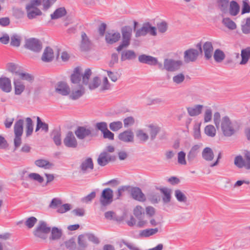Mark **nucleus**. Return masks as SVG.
<instances>
[{"mask_svg": "<svg viewBox=\"0 0 250 250\" xmlns=\"http://www.w3.org/2000/svg\"><path fill=\"white\" fill-rule=\"evenodd\" d=\"M245 23L241 25V30L245 34L250 33V17L245 19Z\"/></svg>", "mask_w": 250, "mask_h": 250, "instance_id": "51", "label": "nucleus"}, {"mask_svg": "<svg viewBox=\"0 0 250 250\" xmlns=\"http://www.w3.org/2000/svg\"><path fill=\"white\" fill-rule=\"evenodd\" d=\"M26 10L27 12V18L32 20L38 16L42 15V12L37 7H31L29 6H26Z\"/></svg>", "mask_w": 250, "mask_h": 250, "instance_id": "24", "label": "nucleus"}, {"mask_svg": "<svg viewBox=\"0 0 250 250\" xmlns=\"http://www.w3.org/2000/svg\"><path fill=\"white\" fill-rule=\"evenodd\" d=\"M94 168L93 160L91 158H87L82 162L80 169L83 173H86L89 171V170H92Z\"/></svg>", "mask_w": 250, "mask_h": 250, "instance_id": "13", "label": "nucleus"}, {"mask_svg": "<svg viewBox=\"0 0 250 250\" xmlns=\"http://www.w3.org/2000/svg\"><path fill=\"white\" fill-rule=\"evenodd\" d=\"M203 49L206 60H209L210 59L213 51V47L211 42H205L203 45Z\"/></svg>", "mask_w": 250, "mask_h": 250, "instance_id": "20", "label": "nucleus"}, {"mask_svg": "<svg viewBox=\"0 0 250 250\" xmlns=\"http://www.w3.org/2000/svg\"><path fill=\"white\" fill-rule=\"evenodd\" d=\"M96 196V192L95 191L91 192L87 196L83 197L81 199V201L83 203H88L90 202Z\"/></svg>", "mask_w": 250, "mask_h": 250, "instance_id": "60", "label": "nucleus"}, {"mask_svg": "<svg viewBox=\"0 0 250 250\" xmlns=\"http://www.w3.org/2000/svg\"><path fill=\"white\" fill-rule=\"evenodd\" d=\"M222 22L223 25L229 30H233L237 28L236 24L229 18H224Z\"/></svg>", "mask_w": 250, "mask_h": 250, "instance_id": "37", "label": "nucleus"}, {"mask_svg": "<svg viewBox=\"0 0 250 250\" xmlns=\"http://www.w3.org/2000/svg\"><path fill=\"white\" fill-rule=\"evenodd\" d=\"M116 159L115 156L110 155L107 151H103L100 154L97 159V163L100 166L104 167L110 162L115 161Z\"/></svg>", "mask_w": 250, "mask_h": 250, "instance_id": "9", "label": "nucleus"}, {"mask_svg": "<svg viewBox=\"0 0 250 250\" xmlns=\"http://www.w3.org/2000/svg\"><path fill=\"white\" fill-rule=\"evenodd\" d=\"M250 12V5L248 0L243 1V6L241 10V14L249 13Z\"/></svg>", "mask_w": 250, "mask_h": 250, "instance_id": "62", "label": "nucleus"}, {"mask_svg": "<svg viewBox=\"0 0 250 250\" xmlns=\"http://www.w3.org/2000/svg\"><path fill=\"white\" fill-rule=\"evenodd\" d=\"M113 191L110 188L104 189L100 197L102 208L110 205L113 201Z\"/></svg>", "mask_w": 250, "mask_h": 250, "instance_id": "5", "label": "nucleus"}, {"mask_svg": "<svg viewBox=\"0 0 250 250\" xmlns=\"http://www.w3.org/2000/svg\"><path fill=\"white\" fill-rule=\"evenodd\" d=\"M82 79V69L80 67H76L71 75V81L74 84L80 83Z\"/></svg>", "mask_w": 250, "mask_h": 250, "instance_id": "25", "label": "nucleus"}, {"mask_svg": "<svg viewBox=\"0 0 250 250\" xmlns=\"http://www.w3.org/2000/svg\"><path fill=\"white\" fill-rule=\"evenodd\" d=\"M136 137L142 143L146 142L148 139V135L143 130H138L136 132Z\"/></svg>", "mask_w": 250, "mask_h": 250, "instance_id": "52", "label": "nucleus"}, {"mask_svg": "<svg viewBox=\"0 0 250 250\" xmlns=\"http://www.w3.org/2000/svg\"><path fill=\"white\" fill-rule=\"evenodd\" d=\"M228 11L230 15L236 16L239 13L240 6L236 1L232 0L229 2Z\"/></svg>", "mask_w": 250, "mask_h": 250, "instance_id": "29", "label": "nucleus"}, {"mask_svg": "<svg viewBox=\"0 0 250 250\" xmlns=\"http://www.w3.org/2000/svg\"><path fill=\"white\" fill-rule=\"evenodd\" d=\"M221 127L223 134L227 137H230L236 131V125L231 122L228 116L223 117L221 120Z\"/></svg>", "mask_w": 250, "mask_h": 250, "instance_id": "2", "label": "nucleus"}, {"mask_svg": "<svg viewBox=\"0 0 250 250\" xmlns=\"http://www.w3.org/2000/svg\"><path fill=\"white\" fill-rule=\"evenodd\" d=\"M19 78L23 81H27L29 83H32L34 80V77L33 75L23 72H20L18 75Z\"/></svg>", "mask_w": 250, "mask_h": 250, "instance_id": "41", "label": "nucleus"}, {"mask_svg": "<svg viewBox=\"0 0 250 250\" xmlns=\"http://www.w3.org/2000/svg\"><path fill=\"white\" fill-rule=\"evenodd\" d=\"M148 127L150 129L149 134L150 135V138L151 140H153L156 137L157 134L160 131V128L153 125H150L148 126Z\"/></svg>", "mask_w": 250, "mask_h": 250, "instance_id": "47", "label": "nucleus"}, {"mask_svg": "<svg viewBox=\"0 0 250 250\" xmlns=\"http://www.w3.org/2000/svg\"><path fill=\"white\" fill-rule=\"evenodd\" d=\"M178 163L181 165H186L187 162L186 160V153L181 151L178 153L177 155Z\"/></svg>", "mask_w": 250, "mask_h": 250, "instance_id": "54", "label": "nucleus"}, {"mask_svg": "<svg viewBox=\"0 0 250 250\" xmlns=\"http://www.w3.org/2000/svg\"><path fill=\"white\" fill-rule=\"evenodd\" d=\"M123 126V124L121 121L113 122L109 124V128L113 131H117Z\"/></svg>", "mask_w": 250, "mask_h": 250, "instance_id": "55", "label": "nucleus"}, {"mask_svg": "<svg viewBox=\"0 0 250 250\" xmlns=\"http://www.w3.org/2000/svg\"><path fill=\"white\" fill-rule=\"evenodd\" d=\"M121 38V34L118 32L112 31L106 33L105 39L106 42L108 44H113L117 42Z\"/></svg>", "mask_w": 250, "mask_h": 250, "instance_id": "15", "label": "nucleus"}, {"mask_svg": "<svg viewBox=\"0 0 250 250\" xmlns=\"http://www.w3.org/2000/svg\"><path fill=\"white\" fill-rule=\"evenodd\" d=\"M66 11L64 7L56 9L53 13L50 15L52 20H56L61 18L66 15Z\"/></svg>", "mask_w": 250, "mask_h": 250, "instance_id": "31", "label": "nucleus"}, {"mask_svg": "<svg viewBox=\"0 0 250 250\" xmlns=\"http://www.w3.org/2000/svg\"><path fill=\"white\" fill-rule=\"evenodd\" d=\"M203 105L200 104L195 105L193 106L187 108L188 114L190 116H198L202 113Z\"/></svg>", "mask_w": 250, "mask_h": 250, "instance_id": "27", "label": "nucleus"}, {"mask_svg": "<svg viewBox=\"0 0 250 250\" xmlns=\"http://www.w3.org/2000/svg\"><path fill=\"white\" fill-rule=\"evenodd\" d=\"M157 28L159 32L164 33L167 29V24L165 21H162L157 23Z\"/></svg>", "mask_w": 250, "mask_h": 250, "instance_id": "64", "label": "nucleus"}, {"mask_svg": "<svg viewBox=\"0 0 250 250\" xmlns=\"http://www.w3.org/2000/svg\"><path fill=\"white\" fill-rule=\"evenodd\" d=\"M55 91L58 93L63 96H67L70 92L69 86L66 83L63 82H60L58 83Z\"/></svg>", "mask_w": 250, "mask_h": 250, "instance_id": "14", "label": "nucleus"}, {"mask_svg": "<svg viewBox=\"0 0 250 250\" xmlns=\"http://www.w3.org/2000/svg\"><path fill=\"white\" fill-rule=\"evenodd\" d=\"M198 56V50L193 48L188 49L184 52V61L187 63L195 62L197 59Z\"/></svg>", "mask_w": 250, "mask_h": 250, "instance_id": "11", "label": "nucleus"}, {"mask_svg": "<svg viewBox=\"0 0 250 250\" xmlns=\"http://www.w3.org/2000/svg\"><path fill=\"white\" fill-rule=\"evenodd\" d=\"M138 61L141 63L152 65L157 62V58L151 56L142 54L139 56Z\"/></svg>", "mask_w": 250, "mask_h": 250, "instance_id": "21", "label": "nucleus"}, {"mask_svg": "<svg viewBox=\"0 0 250 250\" xmlns=\"http://www.w3.org/2000/svg\"><path fill=\"white\" fill-rule=\"evenodd\" d=\"M0 88L4 92H10L12 90L11 80L7 77H0Z\"/></svg>", "mask_w": 250, "mask_h": 250, "instance_id": "18", "label": "nucleus"}, {"mask_svg": "<svg viewBox=\"0 0 250 250\" xmlns=\"http://www.w3.org/2000/svg\"><path fill=\"white\" fill-rule=\"evenodd\" d=\"M37 219L33 216L30 217L25 222V225L28 228H32L37 222Z\"/></svg>", "mask_w": 250, "mask_h": 250, "instance_id": "57", "label": "nucleus"}, {"mask_svg": "<svg viewBox=\"0 0 250 250\" xmlns=\"http://www.w3.org/2000/svg\"><path fill=\"white\" fill-rule=\"evenodd\" d=\"M75 134L79 139L83 140L86 137L91 136L92 131L90 128L78 126L75 131Z\"/></svg>", "mask_w": 250, "mask_h": 250, "instance_id": "12", "label": "nucleus"}, {"mask_svg": "<svg viewBox=\"0 0 250 250\" xmlns=\"http://www.w3.org/2000/svg\"><path fill=\"white\" fill-rule=\"evenodd\" d=\"M234 164L239 168L244 167L247 170L250 169V151H245L244 159L241 155L236 156L234 158Z\"/></svg>", "mask_w": 250, "mask_h": 250, "instance_id": "3", "label": "nucleus"}, {"mask_svg": "<svg viewBox=\"0 0 250 250\" xmlns=\"http://www.w3.org/2000/svg\"><path fill=\"white\" fill-rule=\"evenodd\" d=\"M175 196L179 202L186 203L187 201V197L186 195L180 190L176 189L174 192Z\"/></svg>", "mask_w": 250, "mask_h": 250, "instance_id": "46", "label": "nucleus"}, {"mask_svg": "<svg viewBox=\"0 0 250 250\" xmlns=\"http://www.w3.org/2000/svg\"><path fill=\"white\" fill-rule=\"evenodd\" d=\"M21 37L17 34H14L11 36L10 45L13 46L18 47L20 45Z\"/></svg>", "mask_w": 250, "mask_h": 250, "instance_id": "43", "label": "nucleus"}, {"mask_svg": "<svg viewBox=\"0 0 250 250\" xmlns=\"http://www.w3.org/2000/svg\"><path fill=\"white\" fill-rule=\"evenodd\" d=\"M23 120L19 119L14 125V133L15 136H21L23 133Z\"/></svg>", "mask_w": 250, "mask_h": 250, "instance_id": "35", "label": "nucleus"}, {"mask_svg": "<svg viewBox=\"0 0 250 250\" xmlns=\"http://www.w3.org/2000/svg\"><path fill=\"white\" fill-rule=\"evenodd\" d=\"M134 214L138 219H142L143 213H144V208L140 206H137L134 209Z\"/></svg>", "mask_w": 250, "mask_h": 250, "instance_id": "59", "label": "nucleus"}, {"mask_svg": "<svg viewBox=\"0 0 250 250\" xmlns=\"http://www.w3.org/2000/svg\"><path fill=\"white\" fill-rule=\"evenodd\" d=\"M205 133L208 136L214 137L216 135V129L213 125H207L204 129Z\"/></svg>", "mask_w": 250, "mask_h": 250, "instance_id": "45", "label": "nucleus"}, {"mask_svg": "<svg viewBox=\"0 0 250 250\" xmlns=\"http://www.w3.org/2000/svg\"><path fill=\"white\" fill-rule=\"evenodd\" d=\"M50 230V227L48 226L45 222L40 221L33 233L36 237L45 239L46 238L47 234L49 233Z\"/></svg>", "mask_w": 250, "mask_h": 250, "instance_id": "4", "label": "nucleus"}, {"mask_svg": "<svg viewBox=\"0 0 250 250\" xmlns=\"http://www.w3.org/2000/svg\"><path fill=\"white\" fill-rule=\"evenodd\" d=\"M118 138L120 140L125 142H131L133 141L134 135L131 130L125 131L119 134Z\"/></svg>", "mask_w": 250, "mask_h": 250, "instance_id": "26", "label": "nucleus"}, {"mask_svg": "<svg viewBox=\"0 0 250 250\" xmlns=\"http://www.w3.org/2000/svg\"><path fill=\"white\" fill-rule=\"evenodd\" d=\"M160 190L163 195L162 200L164 203L167 204L169 203L171 198V190L168 188H160Z\"/></svg>", "mask_w": 250, "mask_h": 250, "instance_id": "32", "label": "nucleus"}, {"mask_svg": "<svg viewBox=\"0 0 250 250\" xmlns=\"http://www.w3.org/2000/svg\"><path fill=\"white\" fill-rule=\"evenodd\" d=\"M54 58L53 49L50 47H46L42 56V60L43 62H49L53 61Z\"/></svg>", "mask_w": 250, "mask_h": 250, "instance_id": "23", "label": "nucleus"}, {"mask_svg": "<svg viewBox=\"0 0 250 250\" xmlns=\"http://www.w3.org/2000/svg\"><path fill=\"white\" fill-rule=\"evenodd\" d=\"M121 31L122 40L120 44L116 48L118 52L122 51L124 48H127L130 45L132 28L130 26H125L121 28Z\"/></svg>", "mask_w": 250, "mask_h": 250, "instance_id": "1", "label": "nucleus"}, {"mask_svg": "<svg viewBox=\"0 0 250 250\" xmlns=\"http://www.w3.org/2000/svg\"><path fill=\"white\" fill-rule=\"evenodd\" d=\"M135 32L136 38L145 36L147 33L154 36L157 35L156 27L152 26L148 22L144 23L141 28L137 29Z\"/></svg>", "mask_w": 250, "mask_h": 250, "instance_id": "6", "label": "nucleus"}, {"mask_svg": "<svg viewBox=\"0 0 250 250\" xmlns=\"http://www.w3.org/2000/svg\"><path fill=\"white\" fill-rule=\"evenodd\" d=\"M202 157L203 159L207 161H211L214 157L212 149L209 147H205L202 151Z\"/></svg>", "mask_w": 250, "mask_h": 250, "instance_id": "30", "label": "nucleus"}, {"mask_svg": "<svg viewBox=\"0 0 250 250\" xmlns=\"http://www.w3.org/2000/svg\"><path fill=\"white\" fill-rule=\"evenodd\" d=\"M91 74L92 72L89 68L86 69L84 73L82 74V83L83 84H88Z\"/></svg>", "mask_w": 250, "mask_h": 250, "instance_id": "48", "label": "nucleus"}, {"mask_svg": "<svg viewBox=\"0 0 250 250\" xmlns=\"http://www.w3.org/2000/svg\"><path fill=\"white\" fill-rule=\"evenodd\" d=\"M158 232V229H148L142 230L140 232V236L145 237H148L153 235Z\"/></svg>", "mask_w": 250, "mask_h": 250, "instance_id": "42", "label": "nucleus"}, {"mask_svg": "<svg viewBox=\"0 0 250 250\" xmlns=\"http://www.w3.org/2000/svg\"><path fill=\"white\" fill-rule=\"evenodd\" d=\"M7 70L16 75L19 74L21 71L19 70L18 66L14 63H9L7 64Z\"/></svg>", "mask_w": 250, "mask_h": 250, "instance_id": "53", "label": "nucleus"}, {"mask_svg": "<svg viewBox=\"0 0 250 250\" xmlns=\"http://www.w3.org/2000/svg\"><path fill=\"white\" fill-rule=\"evenodd\" d=\"M183 64L182 61L174 60L172 59H165L164 60L165 70L169 72L178 71Z\"/></svg>", "mask_w": 250, "mask_h": 250, "instance_id": "7", "label": "nucleus"}, {"mask_svg": "<svg viewBox=\"0 0 250 250\" xmlns=\"http://www.w3.org/2000/svg\"><path fill=\"white\" fill-rule=\"evenodd\" d=\"M130 192L134 199L140 202H144L146 201V196L139 188L133 187L131 188Z\"/></svg>", "mask_w": 250, "mask_h": 250, "instance_id": "16", "label": "nucleus"}, {"mask_svg": "<svg viewBox=\"0 0 250 250\" xmlns=\"http://www.w3.org/2000/svg\"><path fill=\"white\" fill-rule=\"evenodd\" d=\"M81 42L80 48L82 51H86L90 49L91 43L88 37L84 32L81 34Z\"/></svg>", "mask_w": 250, "mask_h": 250, "instance_id": "19", "label": "nucleus"}, {"mask_svg": "<svg viewBox=\"0 0 250 250\" xmlns=\"http://www.w3.org/2000/svg\"><path fill=\"white\" fill-rule=\"evenodd\" d=\"M35 164L36 166L45 169H51L53 165L48 161L45 159H38L35 161Z\"/></svg>", "mask_w": 250, "mask_h": 250, "instance_id": "33", "label": "nucleus"}, {"mask_svg": "<svg viewBox=\"0 0 250 250\" xmlns=\"http://www.w3.org/2000/svg\"><path fill=\"white\" fill-rule=\"evenodd\" d=\"M95 126L97 129L100 130L103 133L108 129L107 123L104 122L97 123Z\"/></svg>", "mask_w": 250, "mask_h": 250, "instance_id": "63", "label": "nucleus"}, {"mask_svg": "<svg viewBox=\"0 0 250 250\" xmlns=\"http://www.w3.org/2000/svg\"><path fill=\"white\" fill-rule=\"evenodd\" d=\"M200 146L196 145L193 146L187 154L188 162L189 164H192L195 160L199 153Z\"/></svg>", "mask_w": 250, "mask_h": 250, "instance_id": "17", "label": "nucleus"}, {"mask_svg": "<svg viewBox=\"0 0 250 250\" xmlns=\"http://www.w3.org/2000/svg\"><path fill=\"white\" fill-rule=\"evenodd\" d=\"M24 46L33 52H40L42 49V43L37 39L30 38L25 40Z\"/></svg>", "mask_w": 250, "mask_h": 250, "instance_id": "8", "label": "nucleus"}, {"mask_svg": "<svg viewBox=\"0 0 250 250\" xmlns=\"http://www.w3.org/2000/svg\"><path fill=\"white\" fill-rule=\"evenodd\" d=\"M225 56L224 52L219 49H216L213 54L214 59L217 62H222L225 59Z\"/></svg>", "mask_w": 250, "mask_h": 250, "instance_id": "40", "label": "nucleus"}, {"mask_svg": "<svg viewBox=\"0 0 250 250\" xmlns=\"http://www.w3.org/2000/svg\"><path fill=\"white\" fill-rule=\"evenodd\" d=\"M85 93V88L82 85H79L78 89L73 88L69 95V99L76 100L81 98Z\"/></svg>", "mask_w": 250, "mask_h": 250, "instance_id": "22", "label": "nucleus"}, {"mask_svg": "<svg viewBox=\"0 0 250 250\" xmlns=\"http://www.w3.org/2000/svg\"><path fill=\"white\" fill-rule=\"evenodd\" d=\"M137 56L132 50H125L121 52V60L122 62L126 60H132L136 59Z\"/></svg>", "mask_w": 250, "mask_h": 250, "instance_id": "28", "label": "nucleus"}, {"mask_svg": "<svg viewBox=\"0 0 250 250\" xmlns=\"http://www.w3.org/2000/svg\"><path fill=\"white\" fill-rule=\"evenodd\" d=\"M54 143L57 146H59L62 144L61 132L60 131L55 129L54 130L51 134Z\"/></svg>", "mask_w": 250, "mask_h": 250, "instance_id": "38", "label": "nucleus"}, {"mask_svg": "<svg viewBox=\"0 0 250 250\" xmlns=\"http://www.w3.org/2000/svg\"><path fill=\"white\" fill-rule=\"evenodd\" d=\"M62 235V229H59L58 228L53 227L51 231V238L53 240L59 239Z\"/></svg>", "mask_w": 250, "mask_h": 250, "instance_id": "50", "label": "nucleus"}, {"mask_svg": "<svg viewBox=\"0 0 250 250\" xmlns=\"http://www.w3.org/2000/svg\"><path fill=\"white\" fill-rule=\"evenodd\" d=\"M100 83H101V81L99 77H94L93 79L92 82L91 83H90L89 84V86H88L90 90H93V89H96L99 86Z\"/></svg>", "mask_w": 250, "mask_h": 250, "instance_id": "56", "label": "nucleus"}, {"mask_svg": "<svg viewBox=\"0 0 250 250\" xmlns=\"http://www.w3.org/2000/svg\"><path fill=\"white\" fill-rule=\"evenodd\" d=\"M129 186H124L118 188L117 191L115 192L116 199H118L122 196L123 193L129 188Z\"/></svg>", "mask_w": 250, "mask_h": 250, "instance_id": "61", "label": "nucleus"}, {"mask_svg": "<svg viewBox=\"0 0 250 250\" xmlns=\"http://www.w3.org/2000/svg\"><path fill=\"white\" fill-rule=\"evenodd\" d=\"M28 177L32 180L38 182L39 183H42L43 182V178L39 174L36 173H31L28 175Z\"/></svg>", "mask_w": 250, "mask_h": 250, "instance_id": "58", "label": "nucleus"}, {"mask_svg": "<svg viewBox=\"0 0 250 250\" xmlns=\"http://www.w3.org/2000/svg\"><path fill=\"white\" fill-rule=\"evenodd\" d=\"M63 144L65 146L69 148H76L78 146L77 141L72 131H68L63 139Z\"/></svg>", "mask_w": 250, "mask_h": 250, "instance_id": "10", "label": "nucleus"}, {"mask_svg": "<svg viewBox=\"0 0 250 250\" xmlns=\"http://www.w3.org/2000/svg\"><path fill=\"white\" fill-rule=\"evenodd\" d=\"M185 80V75L182 73L177 74L172 78L173 82L177 85L181 84Z\"/></svg>", "mask_w": 250, "mask_h": 250, "instance_id": "49", "label": "nucleus"}, {"mask_svg": "<svg viewBox=\"0 0 250 250\" xmlns=\"http://www.w3.org/2000/svg\"><path fill=\"white\" fill-rule=\"evenodd\" d=\"M26 134L27 136H30L33 131V124L32 119L27 117L26 118Z\"/></svg>", "mask_w": 250, "mask_h": 250, "instance_id": "44", "label": "nucleus"}, {"mask_svg": "<svg viewBox=\"0 0 250 250\" xmlns=\"http://www.w3.org/2000/svg\"><path fill=\"white\" fill-rule=\"evenodd\" d=\"M242 60L240 62L241 64H246L250 58V47H247L241 51Z\"/></svg>", "mask_w": 250, "mask_h": 250, "instance_id": "39", "label": "nucleus"}, {"mask_svg": "<svg viewBox=\"0 0 250 250\" xmlns=\"http://www.w3.org/2000/svg\"><path fill=\"white\" fill-rule=\"evenodd\" d=\"M14 85L16 95H21L25 89V85L19 79H14Z\"/></svg>", "mask_w": 250, "mask_h": 250, "instance_id": "34", "label": "nucleus"}, {"mask_svg": "<svg viewBox=\"0 0 250 250\" xmlns=\"http://www.w3.org/2000/svg\"><path fill=\"white\" fill-rule=\"evenodd\" d=\"M217 3L219 9L222 13H228V8L229 4V0H217Z\"/></svg>", "mask_w": 250, "mask_h": 250, "instance_id": "36", "label": "nucleus"}]
</instances>
